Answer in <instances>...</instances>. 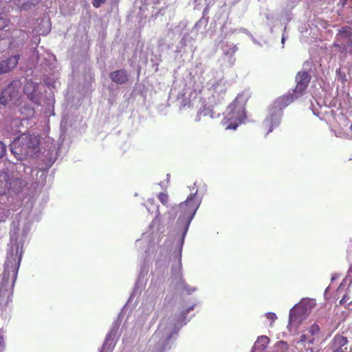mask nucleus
I'll use <instances>...</instances> for the list:
<instances>
[{
	"label": "nucleus",
	"instance_id": "nucleus-1",
	"mask_svg": "<svg viewBox=\"0 0 352 352\" xmlns=\"http://www.w3.org/2000/svg\"><path fill=\"white\" fill-rule=\"evenodd\" d=\"M196 194L197 192L190 194L185 201L180 203L178 206L179 220H183L185 222L184 235L186 233L189 224L199 206L200 203L196 199Z\"/></svg>",
	"mask_w": 352,
	"mask_h": 352
},
{
	"label": "nucleus",
	"instance_id": "nucleus-2",
	"mask_svg": "<svg viewBox=\"0 0 352 352\" xmlns=\"http://www.w3.org/2000/svg\"><path fill=\"white\" fill-rule=\"evenodd\" d=\"M244 118V111L236 102H232L228 108L226 116L223 120V124L226 129L235 130Z\"/></svg>",
	"mask_w": 352,
	"mask_h": 352
},
{
	"label": "nucleus",
	"instance_id": "nucleus-3",
	"mask_svg": "<svg viewBox=\"0 0 352 352\" xmlns=\"http://www.w3.org/2000/svg\"><path fill=\"white\" fill-rule=\"evenodd\" d=\"M22 259V250H19L17 243L12 245L7 256L6 268L11 267L13 273V281L16 280L18 271Z\"/></svg>",
	"mask_w": 352,
	"mask_h": 352
},
{
	"label": "nucleus",
	"instance_id": "nucleus-4",
	"mask_svg": "<svg viewBox=\"0 0 352 352\" xmlns=\"http://www.w3.org/2000/svg\"><path fill=\"white\" fill-rule=\"evenodd\" d=\"M334 47L340 49L341 53H345L352 47V32L349 28H343L336 36Z\"/></svg>",
	"mask_w": 352,
	"mask_h": 352
},
{
	"label": "nucleus",
	"instance_id": "nucleus-5",
	"mask_svg": "<svg viewBox=\"0 0 352 352\" xmlns=\"http://www.w3.org/2000/svg\"><path fill=\"white\" fill-rule=\"evenodd\" d=\"M19 98V91L12 84L4 88L0 96V103L3 105L15 103Z\"/></svg>",
	"mask_w": 352,
	"mask_h": 352
},
{
	"label": "nucleus",
	"instance_id": "nucleus-6",
	"mask_svg": "<svg viewBox=\"0 0 352 352\" xmlns=\"http://www.w3.org/2000/svg\"><path fill=\"white\" fill-rule=\"evenodd\" d=\"M310 80L311 76L307 72H299L296 76V85L294 89V94L301 96L307 89Z\"/></svg>",
	"mask_w": 352,
	"mask_h": 352
},
{
	"label": "nucleus",
	"instance_id": "nucleus-7",
	"mask_svg": "<svg viewBox=\"0 0 352 352\" xmlns=\"http://www.w3.org/2000/svg\"><path fill=\"white\" fill-rule=\"evenodd\" d=\"M20 55L16 54L7 58L6 60H2L0 63V74L8 73L16 67Z\"/></svg>",
	"mask_w": 352,
	"mask_h": 352
},
{
	"label": "nucleus",
	"instance_id": "nucleus-8",
	"mask_svg": "<svg viewBox=\"0 0 352 352\" xmlns=\"http://www.w3.org/2000/svg\"><path fill=\"white\" fill-rule=\"evenodd\" d=\"M12 289L6 285V283L2 281L0 287V305H8L12 300Z\"/></svg>",
	"mask_w": 352,
	"mask_h": 352
},
{
	"label": "nucleus",
	"instance_id": "nucleus-9",
	"mask_svg": "<svg viewBox=\"0 0 352 352\" xmlns=\"http://www.w3.org/2000/svg\"><path fill=\"white\" fill-rule=\"evenodd\" d=\"M314 338L303 334L300 336V340L297 344L299 347L305 348L306 352H314Z\"/></svg>",
	"mask_w": 352,
	"mask_h": 352
},
{
	"label": "nucleus",
	"instance_id": "nucleus-10",
	"mask_svg": "<svg viewBox=\"0 0 352 352\" xmlns=\"http://www.w3.org/2000/svg\"><path fill=\"white\" fill-rule=\"evenodd\" d=\"M109 77L116 84H124L129 80L127 72L125 69H120L111 72Z\"/></svg>",
	"mask_w": 352,
	"mask_h": 352
},
{
	"label": "nucleus",
	"instance_id": "nucleus-11",
	"mask_svg": "<svg viewBox=\"0 0 352 352\" xmlns=\"http://www.w3.org/2000/svg\"><path fill=\"white\" fill-rule=\"evenodd\" d=\"M348 342L347 338L341 335H336L333 341V352H344Z\"/></svg>",
	"mask_w": 352,
	"mask_h": 352
},
{
	"label": "nucleus",
	"instance_id": "nucleus-12",
	"mask_svg": "<svg viewBox=\"0 0 352 352\" xmlns=\"http://www.w3.org/2000/svg\"><path fill=\"white\" fill-rule=\"evenodd\" d=\"M305 314L304 309L301 307H298L292 310L289 315V322L291 324L300 322L303 319L302 315Z\"/></svg>",
	"mask_w": 352,
	"mask_h": 352
},
{
	"label": "nucleus",
	"instance_id": "nucleus-13",
	"mask_svg": "<svg viewBox=\"0 0 352 352\" xmlns=\"http://www.w3.org/2000/svg\"><path fill=\"white\" fill-rule=\"evenodd\" d=\"M300 96H298L297 94H295L294 93L289 94L287 95H285L282 97H280L277 102L278 103V106L282 107H285L288 106L289 104H291L296 98H298Z\"/></svg>",
	"mask_w": 352,
	"mask_h": 352
},
{
	"label": "nucleus",
	"instance_id": "nucleus-14",
	"mask_svg": "<svg viewBox=\"0 0 352 352\" xmlns=\"http://www.w3.org/2000/svg\"><path fill=\"white\" fill-rule=\"evenodd\" d=\"M270 342V339L267 336H259L257 338V340L255 343V349H258L261 351L265 350L267 348V346L268 345Z\"/></svg>",
	"mask_w": 352,
	"mask_h": 352
},
{
	"label": "nucleus",
	"instance_id": "nucleus-15",
	"mask_svg": "<svg viewBox=\"0 0 352 352\" xmlns=\"http://www.w3.org/2000/svg\"><path fill=\"white\" fill-rule=\"evenodd\" d=\"M179 283L181 285L182 289L184 291H186L188 294L195 291V288H191L189 285H188L181 275H179Z\"/></svg>",
	"mask_w": 352,
	"mask_h": 352
},
{
	"label": "nucleus",
	"instance_id": "nucleus-16",
	"mask_svg": "<svg viewBox=\"0 0 352 352\" xmlns=\"http://www.w3.org/2000/svg\"><path fill=\"white\" fill-rule=\"evenodd\" d=\"M320 329L318 324L314 323L309 329V333L311 334L310 337L314 338L320 333Z\"/></svg>",
	"mask_w": 352,
	"mask_h": 352
},
{
	"label": "nucleus",
	"instance_id": "nucleus-17",
	"mask_svg": "<svg viewBox=\"0 0 352 352\" xmlns=\"http://www.w3.org/2000/svg\"><path fill=\"white\" fill-rule=\"evenodd\" d=\"M9 20L4 13H0V30L4 29L8 25Z\"/></svg>",
	"mask_w": 352,
	"mask_h": 352
},
{
	"label": "nucleus",
	"instance_id": "nucleus-18",
	"mask_svg": "<svg viewBox=\"0 0 352 352\" xmlns=\"http://www.w3.org/2000/svg\"><path fill=\"white\" fill-rule=\"evenodd\" d=\"M157 197L164 206H168L169 196L166 192H160Z\"/></svg>",
	"mask_w": 352,
	"mask_h": 352
},
{
	"label": "nucleus",
	"instance_id": "nucleus-19",
	"mask_svg": "<svg viewBox=\"0 0 352 352\" xmlns=\"http://www.w3.org/2000/svg\"><path fill=\"white\" fill-rule=\"evenodd\" d=\"M274 120H276V117L274 116H272L270 118H267L265 120V122H266L267 125H269V124L272 125L271 128L269 129L267 133H270L272 131V126H273L272 123H273Z\"/></svg>",
	"mask_w": 352,
	"mask_h": 352
},
{
	"label": "nucleus",
	"instance_id": "nucleus-20",
	"mask_svg": "<svg viewBox=\"0 0 352 352\" xmlns=\"http://www.w3.org/2000/svg\"><path fill=\"white\" fill-rule=\"evenodd\" d=\"M107 0H93L92 4L95 8H99L101 4L104 3Z\"/></svg>",
	"mask_w": 352,
	"mask_h": 352
},
{
	"label": "nucleus",
	"instance_id": "nucleus-21",
	"mask_svg": "<svg viewBox=\"0 0 352 352\" xmlns=\"http://www.w3.org/2000/svg\"><path fill=\"white\" fill-rule=\"evenodd\" d=\"M17 144V142H14V147L12 148V153L15 155V157L17 158V159H21V153H18L17 151V148L16 146V144Z\"/></svg>",
	"mask_w": 352,
	"mask_h": 352
},
{
	"label": "nucleus",
	"instance_id": "nucleus-22",
	"mask_svg": "<svg viewBox=\"0 0 352 352\" xmlns=\"http://www.w3.org/2000/svg\"><path fill=\"white\" fill-rule=\"evenodd\" d=\"M6 152V145L0 141V158L4 156Z\"/></svg>",
	"mask_w": 352,
	"mask_h": 352
},
{
	"label": "nucleus",
	"instance_id": "nucleus-23",
	"mask_svg": "<svg viewBox=\"0 0 352 352\" xmlns=\"http://www.w3.org/2000/svg\"><path fill=\"white\" fill-rule=\"evenodd\" d=\"M266 317L267 319H269L272 321H274L277 318L276 314L274 313H272V312L266 314Z\"/></svg>",
	"mask_w": 352,
	"mask_h": 352
},
{
	"label": "nucleus",
	"instance_id": "nucleus-24",
	"mask_svg": "<svg viewBox=\"0 0 352 352\" xmlns=\"http://www.w3.org/2000/svg\"><path fill=\"white\" fill-rule=\"evenodd\" d=\"M236 50H237L236 46V45H233L231 49H230L229 50L226 51V55H230V54L232 55V54H234L236 52Z\"/></svg>",
	"mask_w": 352,
	"mask_h": 352
},
{
	"label": "nucleus",
	"instance_id": "nucleus-25",
	"mask_svg": "<svg viewBox=\"0 0 352 352\" xmlns=\"http://www.w3.org/2000/svg\"><path fill=\"white\" fill-rule=\"evenodd\" d=\"M4 348V340L1 335H0V351Z\"/></svg>",
	"mask_w": 352,
	"mask_h": 352
},
{
	"label": "nucleus",
	"instance_id": "nucleus-26",
	"mask_svg": "<svg viewBox=\"0 0 352 352\" xmlns=\"http://www.w3.org/2000/svg\"><path fill=\"white\" fill-rule=\"evenodd\" d=\"M346 302V295H344V296H343V298L340 300V305H343V304H344Z\"/></svg>",
	"mask_w": 352,
	"mask_h": 352
},
{
	"label": "nucleus",
	"instance_id": "nucleus-27",
	"mask_svg": "<svg viewBox=\"0 0 352 352\" xmlns=\"http://www.w3.org/2000/svg\"><path fill=\"white\" fill-rule=\"evenodd\" d=\"M349 0H340V4L342 7L345 6L347 4Z\"/></svg>",
	"mask_w": 352,
	"mask_h": 352
},
{
	"label": "nucleus",
	"instance_id": "nucleus-28",
	"mask_svg": "<svg viewBox=\"0 0 352 352\" xmlns=\"http://www.w3.org/2000/svg\"><path fill=\"white\" fill-rule=\"evenodd\" d=\"M349 272L352 274V265L349 267Z\"/></svg>",
	"mask_w": 352,
	"mask_h": 352
},
{
	"label": "nucleus",
	"instance_id": "nucleus-29",
	"mask_svg": "<svg viewBox=\"0 0 352 352\" xmlns=\"http://www.w3.org/2000/svg\"><path fill=\"white\" fill-rule=\"evenodd\" d=\"M2 193H4V190H0V195H1Z\"/></svg>",
	"mask_w": 352,
	"mask_h": 352
},
{
	"label": "nucleus",
	"instance_id": "nucleus-30",
	"mask_svg": "<svg viewBox=\"0 0 352 352\" xmlns=\"http://www.w3.org/2000/svg\"><path fill=\"white\" fill-rule=\"evenodd\" d=\"M350 129H351V130L352 131V124H351V126H350Z\"/></svg>",
	"mask_w": 352,
	"mask_h": 352
},
{
	"label": "nucleus",
	"instance_id": "nucleus-31",
	"mask_svg": "<svg viewBox=\"0 0 352 352\" xmlns=\"http://www.w3.org/2000/svg\"><path fill=\"white\" fill-rule=\"evenodd\" d=\"M351 1H352V0H351Z\"/></svg>",
	"mask_w": 352,
	"mask_h": 352
}]
</instances>
